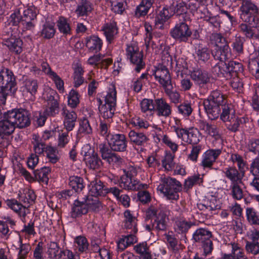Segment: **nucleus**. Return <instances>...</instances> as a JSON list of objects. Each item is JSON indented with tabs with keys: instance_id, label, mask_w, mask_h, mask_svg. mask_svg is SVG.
<instances>
[{
	"instance_id": "f257e3e1",
	"label": "nucleus",
	"mask_w": 259,
	"mask_h": 259,
	"mask_svg": "<svg viewBox=\"0 0 259 259\" xmlns=\"http://www.w3.org/2000/svg\"><path fill=\"white\" fill-rule=\"evenodd\" d=\"M240 18L244 23L239 25V31L247 38H251L255 28L259 27V8L250 0L244 1L240 8Z\"/></svg>"
},
{
	"instance_id": "f03ea898",
	"label": "nucleus",
	"mask_w": 259,
	"mask_h": 259,
	"mask_svg": "<svg viewBox=\"0 0 259 259\" xmlns=\"http://www.w3.org/2000/svg\"><path fill=\"white\" fill-rule=\"evenodd\" d=\"M227 104L225 96L219 90L211 92L208 98L203 101L205 110L210 120L217 119L222 106Z\"/></svg>"
},
{
	"instance_id": "7ed1b4c3",
	"label": "nucleus",
	"mask_w": 259,
	"mask_h": 259,
	"mask_svg": "<svg viewBox=\"0 0 259 259\" xmlns=\"http://www.w3.org/2000/svg\"><path fill=\"white\" fill-rule=\"evenodd\" d=\"M17 82L13 72L8 68L0 71V101L5 104L8 96H13L16 91Z\"/></svg>"
},
{
	"instance_id": "20e7f679",
	"label": "nucleus",
	"mask_w": 259,
	"mask_h": 259,
	"mask_svg": "<svg viewBox=\"0 0 259 259\" xmlns=\"http://www.w3.org/2000/svg\"><path fill=\"white\" fill-rule=\"evenodd\" d=\"M182 189V184L179 181L168 176L162 177L157 187V190L162 193L167 199L170 200H178L179 199V193Z\"/></svg>"
},
{
	"instance_id": "39448f33",
	"label": "nucleus",
	"mask_w": 259,
	"mask_h": 259,
	"mask_svg": "<svg viewBox=\"0 0 259 259\" xmlns=\"http://www.w3.org/2000/svg\"><path fill=\"white\" fill-rule=\"evenodd\" d=\"M99 104V110L102 116L104 119L111 118L115 111L116 105V91L115 87L112 85L109 89L107 94L105 97V103L102 104L100 98H97Z\"/></svg>"
},
{
	"instance_id": "423d86ee",
	"label": "nucleus",
	"mask_w": 259,
	"mask_h": 259,
	"mask_svg": "<svg viewBox=\"0 0 259 259\" xmlns=\"http://www.w3.org/2000/svg\"><path fill=\"white\" fill-rule=\"evenodd\" d=\"M37 15V10L34 6H30L23 11L21 16L19 12H15L11 15L14 23H21L23 29L28 30H33L35 26V21Z\"/></svg>"
},
{
	"instance_id": "0eeeda50",
	"label": "nucleus",
	"mask_w": 259,
	"mask_h": 259,
	"mask_svg": "<svg viewBox=\"0 0 259 259\" xmlns=\"http://www.w3.org/2000/svg\"><path fill=\"white\" fill-rule=\"evenodd\" d=\"M162 61L163 64L158 65L156 68L153 75L163 88L171 87L172 89L171 77L169 71L166 67V65H171V57L167 54L164 58H162Z\"/></svg>"
},
{
	"instance_id": "6e6552de",
	"label": "nucleus",
	"mask_w": 259,
	"mask_h": 259,
	"mask_svg": "<svg viewBox=\"0 0 259 259\" xmlns=\"http://www.w3.org/2000/svg\"><path fill=\"white\" fill-rule=\"evenodd\" d=\"M211 237V232L203 228L197 229L193 234L194 241L201 244L205 255L210 254L213 250V244L210 239Z\"/></svg>"
},
{
	"instance_id": "1a4fd4ad",
	"label": "nucleus",
	"mask_w": 259,
	"mask_h": 259,
	"mask_svg": "<svg viewBox=\"0 0 259 259\" xmlns=\"http://www.w3.org/2000/svg\"><path fill=\"white\" fill-rule=\"evenodd\" d=\"M148 215L151 218L152 228L157 231H164L168 226V218L162 210L152 208L147 211Z\"/></svg>"
},
{
	"instance_id": "9d476101",
	"label": "nucleus",
	"mask_w": 259,
	"mask_h": 259,
	"mask_svg": "<svg viewBox=\"0 0 259 259\" xmlns=\"http://www.w3.org/2000/svg\"><path fill=\"white\" fill-rule=\"evenodd\" d=\"M189 75L195 84L202 90V93L207 91V84L210 82V75L208 72L198 67H193L189 70Z\"/></svg>"
},
{
	"instance_id": "9b49d317",
	"label": "nucleus",
	"mask_w": 259,
	"mask_h": 259,
	"mask_svg": "<svg viewBox=\"0 0 259 259\" xmlns=\"http://www.w3.org/2000/svg\"><path fill=\"white\" fill-rule=\"evenodd\" d=\"M126 55L130 62L135 66V70L139 72L145 67L143 61V54L139 51L138 47L134 45H128L126 49Z\"/></svg>"
},
{
	"instance_id": "f8f14e48",
	"label": "nucleus",
	"mask_w": 259,
	"mask_h": 259,
	"mask_svg": "<svg viewBox=\"0 0 259 259\" xmlns=\"http://www.w3.org/2000/svg\"><path fill=\"white\" fill-rule=\"evenodd\" d=\"M171 36L179 42H186L192 34L188 25L185 22H180L170 30Z\"/></svg>"
},
{
	"instance_id": "ddd939ff",
	"label": "nucleus",
	"mask_w": 259,
	"mask_h": 259,
	"mask_svg": "<svg viewBox=\"0 0 259 259\" xmlns=\"http://www.w3.org/2000/svg\"><path fill=\"white\" fill-rule=\"evenodd\" d=\"M221 153L222 150L220 149L207 150L202 155L200 166L206 171L217 169L213 168V165Z\"/></svg>"
},
{
	"instance_id": "4468645a",
	"label": "nucleus",
	"mask_w": 259,
	"mask_h": 259,
	"mask_svg": "<svg viewBox=\"0 0 259 259\" xmlns=\"http://www.w3.org/2000/svg\"><path fill=\"white\" fill-rule=\"evenodd\" d=\"M109 145L113 151L124 152L127 148V140L124 135L116 134L111 135L108 139Z\"/></svg>"
},
{
	"instance_id": "2eb2a0df",
	"label": "nucleus",
	"mask_w": 259,
	"mask_h": 259,
	"mask_svg": "<svg viewBox=\"0 0 259 259\" xmlns=\"http://www.w3.org/2000/svg\"><path fill=\"white\" fill-rule=\"evenodd\" d=\"M247 236L250 241H247L245 249L247 252L253 255L259 253V230L254 229L248 233Z\"/></svg>"
},
{
	"instance_id": "dca6fc26",
	"label": "nucleus",
	"mask_w": 259,
	"mask_h": 259,
	"mask_svg": "<svg viewBox=\"0 0 259 259\" xmlns=\"http://www.w3.org/2000/svg\"><path fill=\"white\" fill-rule=\"evenodd\" d=\"M61 114L63 118L64 128L68 132L71 131L75 125L77 118L76 113L72 110H69L66 106H63L61 110Z\"/></svg>"
},
{
	"instance_id": "f3484780",
	"label": "nucleus",
	"mask_w": 259,
	"mask_h": 259,
	"mask_svg": "<svg viewBox=\"0 0 259 259\" xmlns=\"http://www.w3.org/2000/svg\"><path fill=\"white\" fill-rule=\"evenodd\" d=\"M128 137L133 145L140 147H145L149 140L146 133L136 130H131L129 132Z\"/></svg>"
},
{
	"instance_id": "a211bd4d",
	"label": "nucleus",
	"mask_w": 259,
	"mask_h": 259,
	"mask_svg": "<svg viewBox=\"0 0 259 259\" xmlns=\"http://www.w3.org/2000/svg\"><path fill=\"white\" fill-rule=\"evenodd\" d=\"M83 160L91 169H99L102 165L101 159L93 149H90L88 151L84 152Z\"/></svg>"
},
{
	"instance_id": "6ab92c4d",
	"label": "nucleus",
	"mask_w": 259,
	"mask_h": 259,
	"mask_svg": "<svg viewBox=\"0 0 259 259\" xmlns=\"http://www.w3.org/2000/svg\"><path fill=\"white\" fill-rule=\"evenodd\" d=\"M197 124L199 130L203 131L204 134L213 137L215 140L221 138V135L216 125L209 124L207 121L201 119L198 120Z\"/></svg>"
},
{
	"instance_id": "aec40b11",
	"label": "nucleus",
	"mask_w": 259,
	"mask_h": 259,
	"mask_svg": "<svg viewBox=\"0 0 259 259\" xmlns=\"http://www.w3.org/2000/svg\"><path fill=\"white\" fill-rule=\"evenodd\" d=\"M175 12L173 8L169 9L167 7H164L159 11L155 18V25L157 28H163V24L174 15Z\"/></svg>"
},
{
	"instance_id": "412c9836",
	"label": "nucleus",
	"mask_w": 259,
	"mask_h": 259,
	"mask_svg": "<svg viewBox=\"0 0 259 259\" xmlns=\"http://www.w3.org/2000/svg\"><path fill=\"white\" fill-rule=\"evenodd\" d=\"M218 201L215 198L205 200L203 203L197 204V207L199 210L202 211L206 217H210L212 211L220 208V206L217 204Z\"/></svg>"
},
{
	"instance_id": "4be33fe9",
	"label": "nucleus",
	"mask_w": 259,
	"mask_h": 259,
	"mask_svg": "<svg viewBox=\"0 0 259 259\" xmlns=\"http://www.w3.org/2000/svg\"><path fill=\"white\" fill-rule=\"evenodd\" d=\"M155 113L159 116L169 117L171 114V108L170 105L162 98L155 99Z\"/></svg>"
},
{
	"instance_id": "5701e85b",
	"label": "nucleus",
	"mask_w": 259,
	"mask_h": 259,
	"mask_svg": "<svg viewBox=\"0 0 259 259\" xmlns=\"http://www.w3.org/2000/svg\"><path fill=\"white\" fill-rule=\"evenodd\" d=\"M102 30L104 32L107 41L111 43L118 33L116 22L114 19L110 20L104 24L102 28Z\"/></svg>"
},
{
	"instance_id": "b1692460",
	"label": "nucleus",
	"mask_w": 259,
	"mask_h": 259,
	"mask_svg": "<svg viewBox=\"0 0 259 259\" xmlns=\"http://www.w3.org/2000/svg\"><path fill=\"white\" fill-rule=\"evenodd\" d=\"M88 212V207L84 202V199L78 197V199L75 200L72 205L70 211L71 217L74 219L79 218L87 214Z\"/></svg>"
},
{
	"instance_id": "393cba45",
	"label": "nucleus",
	"mask_w": 259,
	"mask_h": 259,
	"mask_svg": "<svg viewBox=\"0 0 259 259\" xmlns=\"http://www.w3.org/2000/svg\"><path fill=\"white\" fill-rule=\"evenodd\" d=\"M120 186L127 190H138L144 187V185L135 178L122 176L120 178Z\"/></svg>"
},
{
	"instance_id": "a878e982",
	"label": "nucleus",
	"mask_w": 259,
	"mask_h": 259,
	"mask_svg": "<svg viewBox=\"0 0 259 259\" xmlns=\"http://www.w3.org/2000/svg\"><path fill=\"white\" fill-rule=\"evenodd\" d=\"M211 54L213 58L220 62H225L231 56V49L229 45L214 48L211 50Z\"/></svg>"
},
{
	"instance_id": "bb28decb",
	"label": "nucleus",
	"mask_w": 259,
	"mask_h": 259,
	"mask_svg": "<svg viewBox=\"0 0 259 259\" xmlns=\"http://www.w3.org/2000/svg\"><path fill=\"white\" fill-rule=\"evenodd\" d=\"M3 44L9 48L11 52L16 54H20L22 52L23 42L19 38L11 35L10 38H4Z\"/></svg>"
},
{
	"instance_id": "cd10ccee",
	"label": "nucleus",
	"mask_w": 259,
	"mask_h": 259,
	"mask_svg": "<svg viewBox=\"0 0 259 259\" xmlns=\"http://www.w3.org/2000/svg\"><path fill=\"white\" fill-rule=\"evenodd\" d=\"M125 220L124 221V228L127 229L128 233H137L138 229L137 220L134 217L128 210H126L124 212Z\"/></svg>"
},
{
	"instance_id": "c85d7f7f",
	"label": "nucleus",
	"mask_w": 259,
	"mask_h": 259,
	"mask_svg": "<svg viewBox=\"0 0 259 259\" xmlns=\"http://www.w3.org/2000/svg\"><path fill=\"white\" fill-rule=\"evenodd\" d=\"M85 45L89 52L97 53L102 47V39L97 35H92L85 39Z\"/></svg>"
},
{
	"instance_id": "c756f323",
	"label": "nucleus",
	"mask_w": 259,
	"mask_h": 259,
	"mask_svg": "<svg viewBox=\"0 0 259 259\" xmlns=\"http://www.w3.org/2000/svg\"><path fill=\"white\" fill-rule=\"evenodd\" d=\"M64 250L56 242H50L47 244V254L49 259H61L64 253Z\"/></svg>"
},
{
	"instance_id": "7c9ffc66",
	"label": "nucleus",
	"mask_w": 259,
	"mask_h": 259,
	"mask_svg": "<svg viewBox=\"0 0 259 259\" xmlns=\"http://www.w3.org/2000/svg\"><path fill=\"white\" fill-rule=\"evenodd\" d=\"M112 62V59L107 58L103 59L102 56L100 54L91 56L88 60V63L90 65L100 66L105 68H107Z\"/></svg>"
},
{
	"instance_id": "2f4dec72",
	"label": "nucleus",
	"mask_w": 259,
	"mask_h": 259,
	"mask_svg": "<svg viewBox=\"0 0 259 259\" xmlns=\"http://www.w3.org/2000/svg\"><path fill=\"white\" fill-rule=\"evenodd\" d=\"M227 178L231 182V184L235 183H242V179L244 174L240 172L239 169H237L234 166H230L225 168L224 172Z\"/></svg>"
},
{
	"instance_id": "473e14b6",
	"label": "nucleus",
	"mask_w": 259,
	"mask_h": 259,
	"mask_svg": "<svg viewBox=\"0 0 259 259\" xmlns=\"http://www.w3.org/2000/svg\"><path fill=\"white\" fill-rule=\"evenodd\" d=\"M245 122L246 120L244 118L235 115L224 123L227 130L231 132L236 133L239 131L241 125Z\"/></svg>"
},
{
	"instance_id": "72a5a7b5",
	"label": "nucleus",
	"mask_w": 259,
	"mask_h": 259,
	"mask_svg": "<svg viewBox=\"0 0 259 259\" xmlns=\"http://www.w3.org/2000/svg\"><path fill=\"white\" fill-rule=\"evenodd\" d=\"M154 0H142L136 7L135 15L137 18L145 17L152 8Z\"/></svg>"
},
{
	"instance_id": "f704fd0d",
	"label": "nucleus",
	"mask_w": 259,
	"mask_h": 259,
	"mask_svg": "<svg viewBox=\"0 0 259 259\" xmlns=\"http://www.w3.org/2000/svg\"><path fill=\"white\" fill-rule=\"evenodd\" d=\"M18 196L19 200L24 204V208L32 205L36 199L34 191L29 189H25L22 192H20Z\"/></svg>"
},
{
	"instance_id": "c9c22d12",
	"label": "nucleus",
	"mask_w": 259,
	"mask_h": 259,
	"mask_svg": "<svg viewBox=\"0 0 259 259\" xmlns=\"http://www.w3.org/2000/svg\"><path fill=\"white\" fill-rule=\"evenodd\" d=\"M91 188L90 190L91 196L97 197L104 196L107 193V189L105 188L103 183L100 180H96L91 182Z\"/></svg>"
},
{
	"instance_id": "e433bc0d",
	"label": "nucleus",
	"mask_w": 259,
	"mask_h": 259,
	"mask_svg": "<svg viewBox=\"0 0 259 259\" xmlns=\"http://www.w3.org/2000/svg\"><path fill=\"white\" fill-rule=\"evenodd\" d=\"M194 225L195 223L194 222L180 219L176 221L175 230L178 234H185Z\"/></svg>"
},
{
	"instance_id": "4c0bfd02",
	"label": "nucleus",
	"mask_w": 259,
	"mask_h": 259,
	"mask_svg": "<svg viewBox=\"0 0 259 259\" xmlns=\"http://www.w3.org/2000/svg\"><path fill=\"white\" fill-rule=\"evenodd\" d=\"M68 184L74 192L80 193L85 187L83 178L77 176H70Z\"/></svg>"
},
{
	"instance_id": "58836bf2",
	"label": "nucleus",
	"mask_w": 259,
	"mask_h": 259,
	"mask_svg": "<svg viewBox=\"0 0 259 259\" xmlns=\"http://www.w3.org/2000/svg\"><path fill=\"white\" fill-rule=\"evenodd\" d=\"M93 10V5L88 0H80L75 13L78 16H87Z\"/></svg>"
},
{
	"instance_id": "ea45409f",
	"label": "nucleus",
	"mask_w": 259,
	"mask_h": 259,
	"mask_svg": "<svg viewBox=\"0 0 259 259\" xmlns=\"http://www.w3.org/2000/svg\"><path fill=\"white\" fill-rule=\"evenodd\" d=\"M51 169L46 166L34 170V180H36L39 183L48 184L49 181L48 175Z\"/></svg>"
},
{
	"instance_id": "a19ab883",
	"label": "nucleus",
	"mask_w": 259,
	"mask_h": 259,
	"mask_svg": "<svg viewBox=\"0 0 259 259\" xmlns=\"http://www.w3.org/2000/svg\"><path fill=\"white\" fill-rule=\"evenodd\" d=\"M200 132L194 127L188 128L187 135L184 142L189 144L196 145L199 141Z\"/></svg>"
},
{
	"instance_id": "79ce46f5",
	"label": "nucleus",
	"mask_w": 259,
	"mask_h": 259,
	"mask_svg": "<svg viewBox=\"0 0 259 259\" xmlns=\"http://www.w3.org/2000/svg\"><path fill=\"white\" fill-rule=\"evenodd\" d=\"M56 33L55 25L49 22H46L42 26V29L40 31V36L46 39L53 38Z\"/></svg>"
},
{
	"instance_id": "37998d69",
	"label": "nucleus",
	"mask_w": 259,
	"mask_h": 259,
	"mask_svg": "<svg viewBox=\"0 0 259 259\" xmlns=\"http://www.w3.org/2000/svg\"><path fill=\"white\" fill-rule=\"evenodd\" d=\"M136 233H129L124 236L117 243V248L120 251L125 249L128 246H130L137 241V238L135 236Z\"/></svg>"
},
{
	"instance_id": "c03bdc74",
	"label": "nucleus",
	"mask_w": 259,
	"mask_h": 259,
	"mask_svg": "<svg viewBox=\"0 0 259 259\" xmlns=\"http://www.w3.org/2000/svg\"><path fill=\"white\" fill-rule=\"evenodd\" d=\"M222 112H220V119L224 122L229 121L231 118L233 117L236 115L235 111L231 104H226L221 107Z\"/></svg>"
},
{
	"instance_id": "a18cd8bd",
	"label": "nucleus",
	"mask_w": 259,
	"mask_h": 259,
	"mask_svg": "<svg viewBox=\"0 0 259 259\" xmlns=\"http://www.w3.org/2000/svg\"><path fill=\"white\" fill-rule=\"evenodd\" d=\"M165 239H166L168 248L172 252L176 253L182 249L181 243L174 235L169 233L165 234Z\"/></svg>"
},
{
	"instance_id": "49530a36",
	"label": "nucleus",
	"mask_w": 259,
	"mask_h": 259,
	"mask_svg": "<svg viewBox=\"0 0 259 259\" xmlns=\"http://www.w3.org/2000/svg\"><path fill=\"white\" fill-rule=\"evenodd\" d=\"M135 252L144 259H151V254L146 242L140 243L134 246Z\"/></svg>"
},
{
	"instance_id": "de8ad7c7",
	"label": "nucleus",
	"mask_w": 259,
	"mask_h": 259,
	"mask_svg": "<svg viewBox=\"0 0 259 259\" xmlns=\"http://www.w3.org/2000/svg\"><path fill=\"white\" fill-rule=\"evenodd\" d=\"M56 24L60 33L66 36L71 34V27L66 18L62 16L59 17L56 21Z\"/></svg>"
},
{
	"instance_id": "09e8293b",
	"label": "nucleus",
	"mask_w": 259,
	"mask_h": 259,
	"mask_svg": "<svg viewBox=\"0 0 259 259\" xmlns=\"http://www.w3.org/2000/svg\"><path fill=\"white\" fill-rule=\"evenodd\" d=\"M82 199H84V202L85 203L86 206L88 207V211L89 209L95 211H98L101 206L97 197L85 195L84 198H82Z\"/></svg>"
},
{
	"instance_id": "8fccbe9b",
	"label": "nucleus",
	"mask_w": 259,
	"mask_h": 259,
	"mask_svg": "<svg viewBox=\"0 0 259 259\" xmlns=\"http://www.w3.org/2000/svg\"><path fill=\"white\" fill-rule=\"evenodd\" d=\"M140 105L141 111L143 113L150 115H153L155 113V100L144 99L141 101Z\"/></svg>"
},
{
	"instance_id": "3c124183",
	"label": "nucleus",
	"mask_w": 259,
	"mask_h": 259,
	"mask_svg": "<svg viewBox=\"0 0 259 259\" xmlns=\"http://www.w3.org/2000/svg\"><path fill=\"white\" fill-rule=\"evenodd\" d=\"M246 215L249 224L259 226V213L253 208L247 207L246 209Z\"/></svg>"
},
{
	"instance_id": "603ef678",
	"label": "nucleus",
	"mask_w": 259,
	"mask_h": 259,
	"mask_svg": "<svg viewBox=\"0 0 259 259\" xmlns=\"http://www.w3.org/2000/svg\"><path fill=\"white\" fill-rule=\"evenodd\" d=\"M230 159L233 163H237L238 169L240 172L244 173L245 168L247 166V163L244 160L241 155L236 153H232Z\"/></svg>"
},
{
	"instance_id": "864d4df0",
	"label": "nucleus",
	"mask_w": 259,
	"mask_h": 259,
	"mask_svg": "<svg viewBox=\"0 0 259 259\" xmlns=\"http://www.w3.org/2000/svg\"><path fill=\"white\" fill-rule=\"evenodd\" d=\"M209 39L212 44H214V48L222 47L229 45L228 41L222 34L220 33H213L209 36Z\"/></svg>"
},
{
	"instance_id": "5fc2aeb1",
	"label": "nucleus",
	"mask_w": 259,
	"mask_h": 259,
	"mask_svg": "<svg viewBox=\"0 0 259 259\" xmlns=\"http://www.w3.org/2000/svg\"><path fill=\"white\" fill-rule=\"evenodd\" d=\"M204 20L208 23L209 26L211 27L213 31L219 30L222 24V21L219 16H206L204 17Z\"/></svg>"
},
{
	"instance_id": "6e6d98bb",
	"label": "nucleus",
	"mask_w": 259,
	"mask_h": 259,
	"mask_svg": "<svg viewBox=\"0 0 259 259\" xmlns=\"http://www.w3.org/2000/svg\"><path fill=\"white\" fill-rule=\"evenodd\" d=\"M245 41V38L243 37L236 35L232 42L233 51L238 55L242 54Z\"/></svg>"
},
{
	"instance_id": "4d7b16f0",
	"label": "nucleus",
	"mask_w": 259,
	"mask_h": 259,
	"mask_svg": "<svg viewBox=\"0 0 259 259\" xmlns=\"http://www.w3.org/2000/svg\"><path fill=\"white\" fill-rule=\"evenodd\" d=\"M225 66L226 68V74L229 73L231 74L233 73L241 72L243 70L242 64L236 61H229L228 63H226Z\"/></svg>"
},
{
	"instance_id": "13d9d810",
	"label": "nucleus",
	"mask_w": 259,
	"mask_h": 259,
	"mask_svg": "<svg viewBox=\"0 0 259 259\" xmlns=\"http://www.w3.org/2000/svg\"><path fill=\"white\" fill-rule=\"evenodd\" d=\"M76 249L80 252L86 251L89 247V243L85 237L81 236L76 237L75 239Z\"/></svg>"
},
{
	"instance_id": "bf43d9fd",
	"label": "nucleus",
	"mask_w": 259,
	"mask_h": 259,
	"mask_svg": "<svg viewBox=\"0 0 259 259\" xmlns=\"http://www.w3.org/2000/svg\"><path fill=\"white\" fill-rule=\"evenodd\" d=\"M242 183H235L231 184V195L236 200H241L243 197V192L240 186Z\"/></svg>"
},
{
	"instance_id": "052dcab7",
	"label": "nucleus",
	"mask_w": 259,
	"mask_h": 259,
	"mask_svg": "<svg viewBox=\"0 0 259 259\" xmlns=\"http://www.w3.org/2000/svg\"><path fill=\"white\" fill-rule=\"evenodd\" d=\"M174 155L167 153L161 160L162 166L165 170L170 171L174 168L175 164L174 161Z\"/></svg>"
},
{
	"instance_id": "680f3d73",
	"label": "nucleus",
	"mask_w": 259,
	"mask_h": 259,
	"mask_svg": "<svg viewBox=\"0 0 259 259\" xmlns=\"http://www.w3.org/2000/svg\"><path fill=\"white\" fill-rule=\"evenodd\" d=\"M19 247L18 252V259H25L27 256L28 253L31 250V246L28 243H22V239L19 237Z\"/></svg>"
},
{
	"instance_id": "e2e57ef3",
	"label": "nucleus",
	"mask_w": 259,
	"mask_h": 259,
	"mask_svg": "<svg viewBox=\"0 0 259 259\" xmlns=\"http://www.w3.org/2000/svg\"><path fill=\"white\" fill-rule=\"evenodd\" d=\"M171 128L176 133L178 138L181 139L183 141H184V139H186L188 128H183L182 125L180 124V121H176V125H172Z\"/></svg>"
},
{
	"instance_id": "0e129e2a",
	"label": "nucleus",
	"mask_w": 259,
	"mask_h": 259,
	"mask_svg": "<svg viewBox=\"0 0 259 259\" xmlns=\"http://www.w3.org/2000/svg\"><path fill=\"white\" fill-rule=\"evenodd\" d=\"M68 105L72 108H76L79 103V94L74 90H71L68 95Z\"/></svg>"
},
{
	"instance_id": "69168bd1",
	"label": "nucleus",
	"mask_w": 259,
	"mask_h": 259,
	"mask_svg": "<svg viewBox=\"0 0 259 259\" xmlns=\"http://www.w3.org/2000/svg\"><path fill=\"white\" fill-rule=\"evenodd\" d=\"M33 139L34 140L33 149L35 154H41L44 152H46L49 146H47L44 143L40 142L38 140V137L36 135L33 136Z\"/></svg>"
},
{
	"instance_id": "338daca9",
	"label": "nucleus",
	"mask_w": 259,
	"mask_h": 259,
	"mask_svg": "<svg viewBox=\"0 0 259 259\" xmlns=\"http://www.w3.org/2000/svg\"><path fill=\"white\" fill-rule=\"evenodd\" d=\"M232 253L235 259H248L245 255L243 249L240 245L235 242L231 243Z\"/></svg>"
},
{
	"instance_id": "774afa93",
	"label": "nucleus",
	"mask_w": 259,
	"mask_h": 259,
	"mask_svg": "<svg viewBox=\"0 0 259 259\" xmlns=\"http://www.w3.org/2000/svg\"><path fill=\"white\" fill-rule=\"evenodd\" d=\"M84 71L81 67L77 66L74 71V83L75 88H78L84 81L82 76Z\"/></svg>"
}]
</instances>
